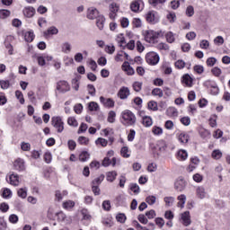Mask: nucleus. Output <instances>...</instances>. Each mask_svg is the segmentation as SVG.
Wrapping results in <instances>:
<instances>
[{"label":"nucleus","instance_id":"57","mask_svg":"<svg viewBox=\"0 0 230 230\" xmlns=\"http://www.w3.org/2000/svg\"><path fill=\"white\" fill-rule=\"evenodd\" d=\"M1 89H8L10 87V81L8 80H1L0 81Z\"/></svg>","mask_w":230,"mask_h":230},{"label":"nucleus","instance_id":"39","mask_svg":"<svg viewBox=\"0 0 230 230\" xmlns=\"http://www.w3.org/2000/svg\"><path fill=\"white\" fill-rule=\"evenodd\" d=\"M165 38L167 42H169L170 44H172V42H175V36H173V32L172 31L167 32L165 35Z\"/></svg>","mask_w":230,"mask_h":230},{"label":"nucleus","instance_id":"45","mask_svg":"<svg viewBox=\"0 0 230 230\" xmlns=\"http://www.w3.org/2000/svg\"><path fill=\"white\" fill-rule=\"evenodd\" d=\"M157 198L155 196H148L146 199V202L149 204V206H154V204L156 202Z\"/></svg>","mask_w":230,"mask_h":230},{"label":"nucleus","instance_id":"18","mask_svg":"<svg viewBox=\"0 0 230 230\" xmlns=\"http://www.w3.org/2000/svg\"><path fill=\"white\" fill-rule=\"evenodd\" d=\"M96 19V26L99 30H103V26L105 24V17L103 15L98 16Z\"/></svg>","mask_w":230,"mask_h":230},{"label":"nucleus","instance_id":"38","mask_svg":"<svg viewBox=\"0 0 230 230\" xmlns=\"http://www.w3.org/2000/svg\"><path fill=\"white\" fill-rule=\"evenodd\" d=\"M164 202H165V206H168L169 208L171 206H173V202H175V198L173 197H165L164 199Z\"/></svg>","mask_w":230,"mask_h":230},{"label":"nucleus","instance_id":"60","mask_svg":"<svg viewBox=\"0 0 230 230\" xmlns=\"http://www.w3.org/2000/svg\"><path fill=\"white\" fill-rule=\"evenodd\" d=\"M138 222H140V224H144L146 225L148 224V219L146 218V217H145V215L140 214L138 215Z\"/></svg>","mask_w":230,"mask_h":230},{"label":"nucleus","instance_id":"40","mask_svg":"<svg viewBox=\"0 0 230 230\" xmlns=\"http://www.w3.org/2000/svg\"><path fill=\"white\" fill-rule=\"evenodd\" d=\"M152 94L153 96H158L159 98H163L164 96L163 90L161 88L153 89Z\"/></svg>","mask_w":230,"mask_h":230},{"label":"nucleus","instance_id":"53","mask_svg":"<svg viewBox=\"0 0 230 230\" xmlns=\"http://www.w3.org/2000/svg\"><path fill=\"white\" fill-rule=\"evenodd\" d=\"M9 222L11 224H17L19 222V217L15 214H12L9 216Z\"/></svg>","mask_w":230,"mask_h":230},{"label":"nucleus","instance_id":"46","mask_svg":"<svg viewBox=\"0 0 230 230\" xmlns=\"http://www.w3.org/2000/svg\"><path fill=\"white\" fill-rule=\"evenodd\" d=\"M186 15L188 17H193L195 15V9L193 8L192 5H189L186 9Z\"/></svg>","mask_w":230,"mask_h":230},{"label":"nucleus","instance_id":"10","mask_svg":"<svg viewBox=\"0 0 230 230\" xmlns=\"http://www.w3.org/2000/svg\"><path fill=\"white\" fill-rule=\"evenodd\" d=\"M117 95L120 100H127V98L130 96V89L127 86H123L119 90Z\"/></svg>","mask_w":230,"mask_h":230},{"label":"nucleus","instance_id":"64","mask_svg":"<svg viewBox=\"0 0 230 230\" xmlns=\"http://www.w3.org/2000/svg\"><path fill=\"white\" fill-rule=\"evenodd\" d=\"M120 24L122 28H128V24H130V22L128 21V18H122L120 20Z\"/></svg>","mask_w":230,"mask_h":230},{"label":"nucleus","instance_id":"58","mask_svg":"<svg viewBox=\"0 0 230 230\" xmlns=\"http://www.w3.org/2000/svg\"><path fill=\"white\" fill-rule=\"evenodd\" d=\"M147 107L151 111H157V102L155 101H151L148 102Z\"/></svg>","mask_w":230,"mask_h":230},{"label":"nucleus","instance_id":"63","mask_svg":"<svg viewBox=\"0 0 230 230\" xmlns=\"http://www.w3.org/2000/svg\"><path fill=\"white\" fill-rule=\"evenodd\" d=\"M215 64H217V58H208L207 59V66H208L209 67H213V66H215Z\"/></svg>","mask_w":230,"mask_h":230},{"label":"nucleus","instance_id":"54","mask_svg":"<svg viewBox=\"0 0 230 230\" xmlns=\"http://www.w3.org/2000/svg\"><path fill=\"white\" fill-rule=\"evenodd\" d=\"M211 73L214 75V76H220V75H222V69H220L218 66H216L211 69Z\"/></svg>","mask_w":230,"mask_h":230},{"label":"nucleus","instance_id":"51","mask_svg":"<svg viewBox=\"0 0 230 230\" xmlns=\"http://www.w3.org/2000/svg\"><path fill=\"white\" fill-rule=\"evenodd\" d=\"M120 154H121L122 157H126V158L130 157V154H128V146H123L120 150Z\"/></svg>","mask_w":230,"mask_h":230},{"label":"nucleus","instance_id":"29","mask_svg":"<svg viewBox=\"0 0 230 230\" xmlns=\"http://www.w3.org/2000/svg\"><path fill=\"white\" fill-rule=\"evenodd\" d=\"M58 34V29L55 26L49 27L47 31L45 32V35H57Z\"/></svg>","mask_w":230,"mask_h":230},{"label":"nucleus","instance_id":"9","mask_svg":"<svg viewBox=\"0 0 230 230\" xmlns=\"http://www.w3.org/2000/svg\"><path fill=\"white\" fill-rule=\"evenodd\" d=\"M100 102L103 105V107H106L107 109H112L116 104L114 100H112L111 98H105L103 96L100 97Z\"/></svg>","mask_w":230,"mask_h":230},{"label":"nucleus","instance_id":"28","mask_svg":"<svg viewBox=\"0 0 230 230\" xmlns=\"http://www.w3.org/2000/svg\"><path fill=\"white\" fill-rule=\"evenodd\" d=\"M75 201L73 200H66L63 202V208L64 209H73L75 208Z\"/></svg>","mask_w":230,"mask_h":230},{"label":"nucleus","instance_id":"14","mask_svg":"<svg viewBox=\"0 0 230 230\" xmlns=\"http://www.w3.org/2000/svg\"><path fill=\"white\" fill-rule=\"evenodd\" d=\"M182 84H184L186 87H192L193 78H191L190 75L186 74L182 76Z\"/></svg>","mask_w":230,"mask_h":230},{"label":"nucleus","instance_id":"47","mask_svg":"<svg viewBox=\"0 0 230 230\" xmlns=\"http://www.w3.org/2000/svg\"><path fill=\"white\" fill-rule=\"evenodd\" d=\"M119 10V5H118V4L112 3L110 5V12H111L112 13H118Z\"/></svg>","mask_w":230,"mask_h":230},{"label":"nucleus","instance_id":"15","mask_svg":"<svg viewBox=\"0 0 230 230\" xmlns=\"http://www.w3.org/2000/svg\"><path fill=\"white\" fill-rule=\"evenodd\" d=\"M122 69L127 73V75H132L135 73L134 68L130 66V64L128 63V61H126L122 64Z\"/></svg>","mask_w":230,"mask_h":230},{"label":"nucleus","instance_id":"44","mask_svg":"<svg viewBox=\"0 0 230 230\" xmlns=\"http://www.w3.org/2000/svg\"><path fill=\"white\" fill-rule=\"evenodd\" d=\"M166 19L167 21H169V22L173 23L175 22V19H177V15L175 14V13H169L166 15Z\"/></svg>","mask_w":230,"mask_h":230},{"label":"nucleus","instance_id":"12","mask_svg":"<svg viewBox=\"0 0 230 230\" xmlns=\"http://www.w3.org/2000/svg\"><path fill=\"white\" fill-rule=\"evenodd\" d=\"M13 166L18 172H24L26 170L24 160L22 158H17L13 163Z\"/></svg>","mask_w":230,"mask_h":230},{"label":"nucleus","instance_id":"2","mask_svg":"<svg viewBox=\"0 0 230 230\" xmlns=\"http://www.w3.org/2000/svg\"><path fill=\"white\" fill-rule=\"evenodd\" d=\"M162 33V31L149 30L146 31L145 40L146 42H149V44H155V42H157V39L161 37Z\"/></svg>","mask_w":230,"mask_h":230},{"label":"nucleus","instance_id":"1","mask_svg":"<svg viewBox=\"0 0 230 230\" xmlns=\"http://www.w3.org/2000/svg\"><path fill=\"white\" fill-rule=\"evenodd\" d=\"M137 119L136 115L130 110H125L120 114V123L124 127H134Z\"/></svg>","mask_w":230,"mask_h":230},{"label":"nucleus","instance_id":"20","mask_svg":"<svg viewBox=\"0 0 230 230\" xmlns=\"http://www.w3.org/2000/svg\"><path fill=\"white\" fill-rule=\"evenodd\" d=\"M23 13L25 17H33V15H35V9H33V7H26L23 10Z\"/></svg>","mask_w":230,"mask_h":230},{"label":"nucleus","instance_id":"43","mask_svg":"<svg viewBox=\"0 0 230 230\" xmlns=\"http://www.w3.org/2000/svg\"><path fill=\"white\" fill-rule=\"evenodd\" d=\"M142 88H143V83L141 82L133 83V89L134 91H136V93H139Z\"/></svg>","mask_w":230,"mask_h":230},{"label":"nucleus","instance_id":"22","mask_svg":"<svg viewBox=\"0 0 230 230\" xmlns=\"http://www.w3.org/2000/svg\"><path fill=\"white\" fill-rule=\"evenodd\" d=\"M104 179H105V175L101 174L99 177L95 178L92 181V185H93V186H100V184H102V182H103Z\"/></svg>","mask_w":230,"mask_h":230},{"label":"nucleus","instance_id":"3","mask_svg":"<svg viewBox=\"0 0 230 230\" xmlns=\"http://www.w3.org/2000/svg\"><path fill=\"white\" fill-rule=\"evenodd\" d=\"M52 127L57 129L59 134L64 132V121L60 117H53L51 119Z\"/></svg>","mask_w":230,"mask_h":230},{"label":"nucleus","instance_id":"34","mask_svg":"<svg viewBox=\"0 0 230 230\" xmlns=\"http://www.w3.org/2000/svg\"><path fill=\"white\" fill-rule=\"evenodd\" d=\"M178 139L181 143L184 144V143H188L190 137L185 133H181L179 135Z\"/></svg>","mask_w":230,"mask_h":230},{"label":"nucleus","instance_id":"6","mask_svg":"<svg viewBox=\"0 0 230 230\" xmlns=\"http://www.w3.org/2000/svg\"><path fill=\"white\" fill-rule=\"evenodd\" d=\"M186 186H188V182H186V180L182 178H178L174 181V190L176 191H180V192L184 191V190H186Z\"/></svg>","mask_w":230,"mask_h":230},{"label":"nucleus","instance_id":"24","mask_svg":"<svg viewBox=\"0 0 230 230\" xmlns=\"http://www.w3.org/2000/svg\"><path fill=\"white\" fill-rule=\"evenodd\" d=\"M17 195L21 199H26V197H28V189L26 188L19 189L17 191Z\"/></svg>","mask_w":230,"mask_h":230},{"label":"nucleus","instance_id":"59","mask_svg":"<svg viewBox=\"0 0 230 230\" xmlns=\"http://www.w3.org/2000/svg\"><path fill=\"white\" fill-rule=\"evenodd\" d=\"M96 145H101V146H106L108 145V141L105 138L99 137L95 141Z\"/></svg>","mask_w":230,"mask_h":230},{"label":"nucleus","instance_id":"52","mask_svg":"<svg viewBox=\"0 0 230 230\" xmlns=\"http://www.w3.org/2000/svg\"><path fill=\"white\" fill-rule=\"evenodd\" d=\"M74 111L75 114H82V111H84V106L81 103H77L74 106Z\"/></svg>","mask_w":230,"mask_h":230},{"label":"nucleus","instance_id":"7","mask_svg":"<svg viewBox=\"0 0 230 230\" xmlns=\"http://www.w3.org/2000/svg\"><path fill=\"white\" fill-rule=\"evenodd\" d=\"M196 196L200 200H203V199H208L209 198V194H208V191L206 190V188H204V186H198L196 188Z\"/></svg>","mask_w":230,"mask_h":230},{"label":"nucleus","instance_id":"56","mask_svg":"<svg viewBox=\"0 0 230 230\" xmlns=\"http://www.w3.org/2000/svg\"><path fill=\"white\" fill-rule=\"evenodd\" d=\"M152 132L155 134V136H161V134H163V129L157 126H155L152 128Z\"/></svg>","mask_w":230,"mask_h":230},{"label":"nucleus","instance_id":"49","mask_svg":"<svg viewBox=\"0 0 230 230\" xmlns=\"http://www.w3.org/2000/svg\"><path fill=\"white\" fill-rule=\"evenodd\" d=\"M214 44L216 46H222L224 44V37L222 36H217L214 39Z\"/></svg>","mask_w":230,"mask_h":230},{"label":"nucleus","instance_id":"42","mask_svg":"<svg viewBox=\"0 0 230 230\" xmlns=\"http://www.w3.org/2000/svg\"><path fill=\"white\" fill-rule=\"evenodd\" d=\"M2 197L4 199H10L12 197V190L8 188L4 189L2 192Z\"/></svg>","mask_w":230,"mask_h":230},{"label":"nucleus","instance_id":"27","mask_svg":"<svg viewBox=\"0 0 230 230\" xmlns=\"http://www.w3.org/2000/svg\"><path fill=\"white\" fill-rule=\"evenodd\" d=\"M211 156L216 161H218V159H222V151L216 149L212 152Z\"/></svg>","mask_w":230,"mask_h":230},{"label":"nucleus","instance_id":"17","mask_svg":"<svg viewBox=\"0 0 230 230\" xmlns=\"http://www.w3.org/2000/svg\"><path fill=\"white\" fill-rule=\"evenodd\" d=\"M19 175L17 174H10L9 176V183L12 185V186H19Z\"/></svg>","mask_w":230,"mask_h":230},{"label":"nucleus","instance_id":"21","mask_svg":"<svg viewBox=\"0 0 230 230\" xmlns=\"http://www.w3.org/2000/svg\"><path fill=\"white\" fill-rule=\"evenodd\" d=\"M177 199L179 200L178 208H184V205L186 204V195L181 194L178 196Z\"/></svg>","mask_w":230,"mask_h":230},{"label":"nucleus","instance_id":"48","mask_svg":"<svg viewBox=\"0 0 230 230\" xmlns=\"http://www.w3.org/2000/svg\"><path fill=\"white\" fill-rule=\"evenodd\" d=\"M58 220H60L61 222H66V224L69 222L67 216H66V214H64L63 212H59L58 214Z\"/></svg>","mask_w":230,"mask_h":230},{"label":"nucleus","instance_id":"55","mask_svg":"<svg viewBox=\"0 0 230 230\" xmlns=\"http://www.w3.org/2000/svg\"><path fill=\"white\" fill-rule=\"evenodd\" d=\"M117 42L120 48H123V44H125V37H123V34L117 36Z\"/></svg>","mask_w":230,"mask_h":230},{"label":"nucleus","instance_id":"37","mask_svg":"<svg viewBox=\"0 0 230 230\" xmlns=\"http://www.w3.org/2000/svg\"><path fill=\"white\" fill-rule=\"evenodd\" d=\"M67 124L70 127H78V121L76 120V119L75 117H69L67 119Z\"/></svg>","mask_w":230,"mask_h":230},{"label":"nucleus","instance_id":"41","mask_svg":"<svg viewBox=\"0 0 230 230\" xmlns=\"http://www.w3.org/2000/svg\"><path fill=\"white\" fill-rule=\"evenodd\" d=\"M15 96H16L17 100H19L20 103L22 105H24V95H22V92L16 91L15 92Z\"/></svg>","mask_w":230,"mask_h":230},{"label":"nucleus","instance_id":"62","mask_svg":"<svg viewBox=\"0 0 230 230\" xmlns=\"http://www.w3.org/2000/svg\"><path fill=\"white\" fill-rule=\"evenodd\" d=\"M132 24L135 28H141L142 26L141 19L139 18L133 19Z\"/></svg>","mask_w":230,"mask_h":230},{"label":"nucleus","instance_id":"4","mask_svg":"<svg viewBox=\"0 0 230 230\" xmlns=\"http://www.w3.org/2000/svg\"><path fill=\"white\" fill-rule=\"evenodd\" d=\"M146 60L150 66L159 64V55L155 52H148L146 56Z\"/></svg>","mask_w":230,"mask_h":230},{"label":"nucleus","instance_id":"33","mask_svg":"<svg viewBox=\"0 0 230 230\" xmlns=\"http://www.w3.org/2000/svg\"><path fill=\"white\" fill-rule=\"evenodd\" d=\"M140 1L137 0L131 3L130 4V8L132 10V12H139V6H140Z\"/></svg>","mask_w":230,"mask_h":230},{"label":"nucleus","instance_id":"35","mask_svg":"<svg viewBox=\"0 0 230 230\" xmlns=\"http://www.w3.org/2000/svg\"><path fill=\"white\" fill-rule=\"evenodd\" d=\"M87 159H89V153H87V151H83L79 155V161H81L82 163H85V161H87Z\"/></svg>","mask_w":230,"mask_h":230},{"label":"nucleus","instance_id":"25","mask_svg":"<svg viewBox=\"0 0 230 230\" xmlns=\"http://www.w3.org/2000/svg\"><path fill=\"white\" fill-rule=\"evenodd\" d=\"M61 51L63 53H71V44L69 42H65L62 44Z\"/></svg>","mask_w":230,"mask_h":230},{"label":"nucleus","instance_id":"30","mask_svg":"<svg viewBox=\"0 0 230 230\" xmlns=\"http://www.w3.org/2000/svg\"><path fill=\"white\" fill-rule=\"evenodd\" d=\"M107 121L109 123H114L116 121V111H111L109 112Z\"/></svg>","mask_w":230,"mask_h":230},{"label":"nucleus","instance_id":"31","mask_svg":"<svg viewBox=\"0 0 230 230\" xmlns=\"http://www.w3.org/2000/svg\"><path fill=\"white\" fill-rule=\"evenodd\" d=\"M24 39L26 42H33V39H35V35L31 31L25 32Z\"/></svg>","mask_w":230,"mask_h":230},{"label":"nucleus","instance_id":"5","mask_svg":"<svg viewBox=\"0 0 230 230\" xmlns=\"http://www.w3.org/2000/svg\"><path fill=\"white\" fill-rule=\"evenodd\" d=\"M57 91L61 93H68V91H71V87L69 86V84L66 81H59L57 83L56 86Z\"/></svg>","mask_w":230,"mask_h":230},{"label":"nucleus","instance_id":"36","mask_svg":"<svg viewBox=\"0 0 230 230\" xmlns=\"http://www.w3.org/2000/svg\"><path fill=\"white\" fill-rule=\"evenodd\" d=\"M21 148L23 152H30L31 150V145L28 142H22Z\"/></svg>","mask_w":230,"mask_h":230},{"label":"nucleus","instance_id":"19","mask_svg":"<svg viewBox=\"0 0 230 230\" xmlns=\"http://www.w3.org/2000/svg\"><path fill=\"white\" fill-rule=\"evenodd\" d=\"M116 177H118V172L115 171L108 172L106 173V181L109 182H114V181H116Z\"/></svg>","mask_w":230,"mask_h":230},{"label":"nucleus","instance_id":"50","mask_svg":"<svg viewBox=\"0 0 230 230\" xmlns=\"http://www.w3.org/2000/svg\"><path fill=\"white\" fill-rule=\"evenodd\" d=\"M10 13L9 10H0V19H6V17H10Z\"/></svg>","mask_w":230,"mask_h":230},{"label":"nucleus","instance_id":"23","mask_svg":"<svg viewBox=\"0 0 230 230\" xmlns=\"http://www.w3.org/2000/svg\"><path fill=\"white\" fill-rule=\"evenodd\" d=\"M142 124L144 127H152L154 122L152 121V118L146 116L142 119Z\"/></svg>","mask_w":230,"mask_h":230},{"label":"nucleus","instance_id":"8","mask_svg":"<svg viewBox=\"0 0 230 230\" xmlns=\"http://www.w3.org/2000/svg\"><path fill=\"white\" fill-rule=\"evenodd\" d=\"M181 220L182 226H184L185 227L191 226V216H190V211H185L181 213Z\"/></svg>","mask_w":230,"mask_h":230},{"label":"nucleus","instance_id":"16","mask_svg":"<svg viewBox=\"0 0 230 230\" xmlns=\"http://www.w3.org/2000/svg\"><path fill=\"white\" fill-rule=\"evenodd\" d=\"M166 115L169 116V118H177V116H179V111L175 107H169L166 110Z\"/></svg>","mask_w":230,"mask_h":230},{"label":"nucleus","instance_id":"13","mask_svg":"<svg viewBox=\"0 0 230 230\" xmlns=\"http://www.w3.org/2000/svg\"><path fill=\"white\" fill-rule=\"evenodd\" d=\"M147 22H152V24H155V22H159V17L157 16V13L152 11L146 14Z\"/></svg>","mask_w":230,"mask_h":230},{"label":"nucleus","instance_id":"26","mask_svg":"<svg viewBox=\"0 0 230 230\" xmlns=\"http://www.w3.org/2000/svg\"><path fill=\"white\" fill-rule=\"evenodd\" d=\"M178 159L179 161H186L188 159V152L186 150H180L178 152Z\"/></svg>","mask_w":230,"mask_h":230},{"label":"nucleus","instance_id":"32","mask_svg":"<svg viewBox=\"0 0 230 230\" xmlns=\"http://www.w3.org/2000/svg\"><path fill=\"white\" fill-rule=\"evenodd\" d=\"M88 109L93 112L100 111V106L98 105V102H91L88 105Z\"/></svg>","mask_w":230,"mask_h":230},{"label":"nucleus","instance_id":"11","mask_svg":"<svg viewBox=\"0 0 230 230\" xmlns=\"http://www.w3.org/2000/svg\"><path fill=\"white\" fill-rule=\"evenodd\" d=\"M100 15H101L100 12H98L97 9L94 7H90L87 10L86 17H87V19H90L91 21L97 19Z\"/></svg>","mask_w":230,"mask_h":230},{"label":"nucleus","instance_id":"61","mask_svg":"<svg viewBox=\"0 0 230 230\" xmlns=\"http://www.w3.org/2000/svg\"><path fill=\"white\" fill-rule=\"evenodd\" d=\"M194 71L198 73V75H202L204 73V66L200 65L194 66Z\"/></svg>","mask_w":230,"mask_h":230}]
</instances>
